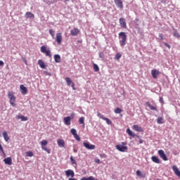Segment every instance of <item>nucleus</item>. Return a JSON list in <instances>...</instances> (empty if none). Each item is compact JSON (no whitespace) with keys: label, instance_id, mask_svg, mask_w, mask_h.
Segmentation results:
<instances>
[{"label":"nucleus","instance_id":"41","mask_svg":"<svg viewBox=\"0 0 180 180\" xmlns=\"http://www.w3.org/2000/svg\"><path fill=\"white\" fill-rule=\"evenodd\" d=\"M99 57H100V58H101L102 60H103V58H105V54L103 53V52H100V53H99Z\"/></svg>","mask_w":180,"mask_h":180},{"label":"nucleus","instance_id":"8","mask_svg":"<svg viewBox=\"0 0 180 180\" xmlns=\"http://www.w3.org/2000/svg\"><path fill=\"white\" fill-rule=\"evenodd\" d=\"M119 20H120V25L121 27H123V29H127L126 19H124V18H120Z\"/></svg>","mask_w":180,"mask_h":180},{"label":"nucleus","instance_id":"32","mask_svg":"<svg viewBox=\"0 0 180 180\" xmlns=\"http://www.w3.org/2000/svg\"><path fill=\"white\" fill-rule=\"evenodd\" d=\"M120 58H122V54L117 53L115 55V60H120Z\"/></svg>","mask_w":180,"mask_h":180},{"label":"nucleus","instance_id":"23","mask_svg":"<svg viewBox=\"0 0 180 180\" xmlns=\"http://www.w3.org/2000/svg\"><path fill=\"white\" fill-rule=\"evenodd\" d=\"M136 175H137V176H139V178H146V173H143V172H141V171H140V170H137V171H136Z\"/></svg>","mask_w":180,"mask_h":180},{"label":"nucleus","instance_id":"59","mask_svg":"<svg viewBox=\"0 0 180 180\" xmlns=\"http://www.w3.org/2000/svg\"><path fill=\"white\" fill-rule=\"evenodd\" d=\"M44 2H46V4H49V0H44Z\"/></svg>","mask_w":180,"mask_h":180},{"label":"nucleus","instance_id":"47","mask_svg":"<svg viewBox=\"0 0 180 180\" xmlns=\"http://www.w3.org/2000/svg\"><path fill=\"white\" fill-rule=\"evenodd\" d=\"M0 151H1L2 154L5 155V151L4 150V148L2 147V145L0 146Z\"/></svg>","mask_w":180,"mask_h":180},{"label":"nucleus","instance_id":"10","mask_svg":"<svg viewBox=\"0 0 180 180\" xmlns=\"http://www.w3.org/2000/svg\"><path fill=\"white\" fill-rule=\"evenodd\" d=\"M65 175L66 176H71L72 178H74L75 176V173H74V170L68 169L65 171Z\"/></svg>","mask_w":180,"mask_h":180},{"label":"nucleus","instance_id":"29","mask_svg":"<svg viewBox=\"0 0 180 180\" xmlns=\"http://www.w3.org/2000/svg\"><path fill=\"white\" fill-rule=\"evenodd\" d=\"M84 122H85V117H82L79 118V124H84V126H85Z\"/></svg>","mask_w":180,"mask_h":180},{"label":"nucleus","instance_id":"24","mask_svg":"<svg viewBox=\"0 0 180 180\" xmlns=\"http://www.w3.org/2000/svg\"><path fill=\"white\" fill-rule=\"evenodd\" d=\"M127 133L129 134L131 137H136V134L131 131V129L130 128H128L127 129Z\"/></svg>","mask_w":180,"mask_h":180},{"label":"nucleus","instance_id":"3","mask_svg":"<svg viewBox=\"0 0 180 180\" xmlns=\"http://www.w3.org/2000/svg\"><path fill=\"white\" fill-rule=\"evenodd\" d=\"M41 53L46 54L47 57H51V52L50 51V50L46 49V46H42L41 47Z\"/></svg>","mask_w":180,"mask_h":180},{"label":"nucleus","instance_id":"55","mask_svg":"<svg viewBox=\"0 0 180 180\" xmlns=\"http://www.w3.org/2000/svg\"><path fill=\"white\" fill-rule=\"evenodd\" d=\"M15 117H16V119H18V120L22 119V116H20V115H17Z\"/></svg>","mask_w":180,"mask_h":180},{"label":"nucleus","instance_id":"44","mask_svg":"<svg viewBox=\"0 0 180 180\" xmlns=\"http://www.w3.org/2000/svg\"><path fill=\"white\" fill-rule=\"evenodd\" d=\"M138 139H139V144H143L144 143V141L140 138V136H136Z\"/></svg>","mask_w":180,"mask_h":180},{"label":"nucleus","instance_id":"21","mask_svg":"<svg viewBox=\"0 0 180 180\" xmlns=\"http://www.w3.org/2000/svg\"><path fill=\"white\" fill-rule=\"evenodd\" d=\"M146 106H148L151 110H155L156 112L158 111V110H157V107L152 105L148 101L146 102Z\"/></svg>","mask_w":180,"mask_h":180},{"label":"nucleus","instance_id":"26","mask_svg":"<svg viewBox=\"0 0 180 180\" xmlns=\"http://www.w3.org/2000/svg\"><path fill=\"white\" fill-rule=\"evenodd\" d=\"M38 64L41 68H46V65L44 64V62H43V60H39Z\"/></svg>","mask_w":180,"mask_h":180},{"label":"nucleus","instance_id":"35","mask_svg":"<svg viewBox=\"0 0 180 180\" xmlns=\"http://www.w3.org/2000/svg\"><path fill=\"white\" fill-rule=\"evenodd\" d=\"M115 113H122V109L120 108H117L115 110H114Z\"/></svg>","mask_w":180,"mask_h":180},{"label":"nucleus","instance_id":"60","mask_svg":"<svg viewBox=\"0 0 180 180\" xmlns=\"http://www.w3.org/2000/svg\"><path fill=\"white\" fill-rule=\"evenodd\" d=\"M74 153H77V150L74 149Z\"/></svg>","mask_w":180,"mask_h":180},{"label":"nucleus","instance_id":"27","mask_svg":"<svg viewBox=\"0 0 180 180\" xmlns=\"http://www.w3.org/2000/svg\"><path fill=\"white\" fill-rule=\"evenodd\" d=\"M157 123H158V124H163V123H164V118H162V117H158Z\"/></svg>","mask_w":180,"mask_h":180},{"label":"nucleus","instance_id":"28","mask_svg":"<svg viewBox=\"0 0 180 180\" xmlns=\"http://www.w3.org/2000/svg\"><path fill=\"white\" fill-rule=\"evenodd\" d=\"M3 137L5 141H9V136H8V133L6 131L3 132Z\"/></svg>","mask_w":180,"mask_h":180},{"label":"nucleus","instance_id":"45","mask_svg":"<svg viewBox=\"0 0 180 180\" xmlns=\"http://www.w3.org/2000/svg\"><path fill=\"white\" fill-rule=\"evenodd\" d=\"M21 120L22 122H26L27 121V118L25 116H21Z\"/></svg>","mask_w":180,"mask_h":180},{"label":"nucleus","instance_id":"52","mask_svg":"<svg viewBox=\"0 0 180 180\" xmlns=\"http://www.w3.org/2000/svg\"><path fill=\"white\" fill-rule=\"evenodd\" d=\"M94 162H96V164H100L101 160L99 159H95Z\"/></svg>","mask_w":180,"mask_h":180},{"label":"nucleus","instance_id":"7","mask_svg":"<svg viewBox=\"0 0 180 180\" xmlns=\"http://www.w3.org/2000/svg\"><path fill=\"white\" fill-rule=\"evenodd\" d=\"M56 41L58 44H61V42L63 41V34H61V32L56 34Z\"/></svg>","mask_w":180,"mask_h":180},{"label":"nucleus","instance_id":"46","mask_svg":"<svg viewBox=\"0 0 180 180\" xmlns=\"http://www.w3.org/2000/svg\"><path fill=\"white\" fill-rule=\"evenodd\" d=\"M87 180H98L96 179H95V177L90 176L89 177L87 178Z\"/></svg>","mask_w":180,"mask_h":180},{"label":"nucleus","instance_id":"33","mask_svg":"<svg viewBox=\"0 0 180 180\" xmlns=\"http://www.w3.org/2000/svg\"><path fill=\"white\" fill-rule=\"evenodd\" d=\"M103 120H105L107 124H112V121L108 117H104Z\"/></svg>","mask_w":180,"mask_h":180},{"label":"nucleus","instance_id":"12","mask_svg":"<svg viewBox=\"0 0 180 180\" xmlns=\"http://www.w3.org/2000/svg\"><path fill=\"white\" fill-rule=\"evenodd\" d=\"M20 89L21 94H22V95H26V94H27V88H26V86H25V85L21 84L20 86Z\"/></svg>","mask_w":180,"mask_h":180},{"label":"nucleus","instance_id":"18","mask_svg":"<svg viewBox=\"0 0 180 180\" xmlns=\"http://www.w3.org/2000/svg\"><path fill=\"white\" fill-rule=\"evenodd\" d=\"M64 122L67 126H70V124H71V117H64Z\"/></svg>","mask_w":180,"mask_h":180},{"label":"nucleus","instance_id":"42","mask_svg":"<svg viewBox=\"0 0 180 180\" xmlns=\"http://www.w3.org/2000/svg\"><path fill=\"white\" fill-rule=\"evenodd\" d=\"M174 37H176L177 39H179V37H180V34H179V33H178V32H175L174 33Z\"/></svg>","mask_w":180,"mask_h":180},{"label":"nucleus","instance_id":"4","mask_svg":"<svg viewBox=\"0 0 180 180\" xmlns=\"http://www.w3.org/2000/svg\"><path fill=\"white\" fill-rule=\"evenodd\" d=\"M158 153L160 158H162L163 161H168V158H167V155H165V152H164L162 150H159Z\"/></svg>","mask_w":180,"mask_h":180},{"label":"nucleus","instance_id":"20","mask_svg":"<svg viewBox=\"0 0 180 180\" xmlns=\"http://www.w3.org/2000/svg\"><path fill=\"white\" fill-rule=\"evenodd\" d=\"M57 143H58V147H63V148L64 147H65V142H64L63 139H58Z\"/></svg>","mask_w":180,"mask_h":180},{"label":"nucleus","instance_id":"38","mask_svg":"<svg viewBox=\"0 0 180 180\" xmlns=\"http://www.w3.org/2000/svg\"><path fill=\"white\" fill-rule=\"evenodd\" d=\"M97 116L98 117H99V119H102L103 120V119H105V117L103 116V115L101 114V112H98Z\"/></svg>","mask_w":180,"mask_h":180},{"label":"nucleus","instance_id":"2","mask_svg":"<svg viewBox=\"0 0 180 180\" xmlns=\"http://www.w3.org/2000/svg\"><path fill=\"white\" fill-rule=\"evenodd\" d=\"M8 98L10 100V104L11 106L15 108V106H16V103H15V102H16V97L15 96V94H13L12 91H8Z\"/></svg>","mask_w":180,"mask_h":180},{"label":"nucleus","instance_id":"54","mask_svg":"<svg viewBox=\"0 0 180 180\" xmlns=\"http://www.w3.org/2000/svg\"><path fill=\"white\" fill-rule=\"evenodd\" d=\"M4 61L0 60V67H4Z\"/></svg>","mask_w":180,"mask_h":180},{"label":"nucleus","instance_id":"62","mask_svg":"<svg viewBox=\"0 0 180 180\" xmlns=\"http://www.w3.org/2000/svg\"><path fill=\"white\" fill-rule=\"evenodd\" d=\"M1 143H0V146H1Z\"/></svg>","mask_w":180,"mask_h":180},{"label":"nucleus","instance_id":"49","mask_svg":"<svg viewBox=\"0 0 180 180\" xmlns=\"http://www.w3.org/2000/svg\"><path fill=\"white\" fill-rule=\"evenodd\" d=\"M159 37L160 40H164V36L162 35V34H159Z\"/></svg>","mask_w":180,"mask_h":180},{"label":"nucleus","instance_id":"19","mask_svg":"<svg viewBox=\"0 0 180 180\" xmlns=\"http://www.w3.org/2000/svg\"><path fill=\"white\" fill-rule=\"evenodd\" d=\"M133 129L134 130H135V131H141V132L144 131V129H143V127L139 125H134Z\"/></svg>","mask_w":180,"mask_h":180},{"label":"nucleus","instance_id":"25","mask_svg":"<svg viewBox=\"0 0 180 180\" xmlns=\"http://www.w3.org/2000/svg\"><path fill=\"white\" fill-rule=\"evenodd\" d=\"M65 79L67 85H68L69 86L74 83V82H72V80H71V79L70 77H65Z\"/></svg>","mask_w":180,"mask_h":180},{"label":"nucleus","instance_id":"14","mask_svg":"<svg viewBox=\"0 0 180 180\" xmlns=\"http://www.w3.org/2000/svg\"><path fill=\"white\" fill-rule=\"evenodd\" d=\"M172 169L174 172V174L179 176V178H180V171H179V169H178V167H176V165H174L172 167Z\"/></svg>","mask_w":180,"mask_h":180},{"label":"nucleus","instance_id":"43","mask_svg":"<svg viewBox=\"0 0 180 180\" xmlns=\"http://www.w3.org/2000/svg\"><path fill=\"white\" fill-rule=\"evenodd\" d=\"M70 161L72 164H77V162L75 161V159L72 156L70 157Z\"/></svg>","mask_w":180,"mask_h":180},{"label":"nucleus","instance_id":"58","mask_svg":"<svg viewBox=\"0 0 180 180\" xmlns=\"http://www.w3.org/2000/svg\"><path fill=\"white\" fill-rule=\"evenodd\" d=\"M71 86H72V89H75V88L74 87V83L71 84Z\"/></svg>","mask_w":180,"mask_h":180},{"label":"nucleus","instance_id":"50","mask_svg":"<svg viewBox=\"0 0 180 180\" xmlns=\"http://www.w3.org/2000/svg\"><path fill=\"white\" fill-rule=\"evenodd\" d=\"M165 47H167L168 49H171V45L167 43H165Z\"/></svg>","mask_w":180,"mask_h":180},{"label":"nucleus","instance_id":"9","mask_svg":"<svg viewBox=\"0 0 180 180\" xmlns=\"http://www.w3.org/2000/svg\"><path fill=\"white\" fill-rule=\"evenodd\" d=\"M83 146L87 150H95V145L90 144L89 143L84 142Z\"/></svg>","mask_w":180,"mask_h":180},{"label":"nucleus","instance_id":"61","mask_svg":"<svg viewBox=\"0 0 180 180\" xmlns=\"http://www.w3.org/2000/svg\"><path fill=\"white\" fill-rule=\"evenodd\" d=\"M65 1H66L67 2H70V0H65Z\"/></svg>","mask_w":180,"mask_h":180},{"label":"nucleus","instance_id":"37","mask_svg":"<svg viewBox=\"0 0 180 180\" xmlns=\"http://www.w3.org/2000/svg\"><path fill=\"white\" fill-rule=\"evenodd\" d=\"M55 33L56 32H54V30H53L52 29L49 30V34H51V36H52V37H54Z\"/></svg>","mask_w":180,"mask_h":180},{"label":"nucleus","instance_id":"53","mask_svg":"<svg viewBox=\"0 0 180 180\" xmlns=\"http://www.w3.org/2000/svg\"><path fill=\"white\" fill-rule=\"evenodd\" d=\"M74 116H75V113L72 112V113L70 114V118H71V119H73V118H74Z\"/></svg>","mask_w":180,"mask_h":180},{"label":"nucleus","instance_id":"40","mask_svg":"<svg viewBox=\"0 0 180 180\" xmlns=\"http://www.w3.org/2000/svg\"><path fill=\"white\" fill-rule=\"evenodd\" d=\"M27 157H33V152L32 151H28L26 153Z\"/></svg>","mask_w":180,"mask_h":180},{"label":"nucleus","instance_id":"13","mask_svg":"<svg viewBox=\"0 0 180 180\" xmlns=\"http://www.w3.org/2000/svg\"><path fill=\"white\" fill-rule=\"evenodd\" d=\"M151 75L153 78L156 79L158 75H160V71L157 70H151Z\"/></svg>","mask_w":180,"mask_h":180},{"label":"nucleus","instance_id":"34","mask_svg":"<svg viewBox=\"0 0 180 180\" xmlns=\"http://www.w3.org/2000/svg\"><path fill=\"white\" fill-rule=\"evenodd\" d=\"M94 70L96 72H98V71H99V66L96 64H94Z\"/></svg>","mask_w":180,"mask_h":180},{"label":"nucleus","instance_id":"16","mask_svg":"<svg viewBox=\"0 0 180 180\" xmlns=\"http://www.w3.org/2000/svg\"><path fill=\"white\" fill-rule=\"evenodd\" d=\"M151 160L153 162H155V164H161V160L157 156H152Z\"/></svg>","mask_w":180,"mask_h":180},{"label":"nucleus","instance_id":"6","mask_svg":"<svg viewBox=\"0 0 180 180\" xmlns=\"http://www.w3.org/2000/svg\"><path fill=\"white\" fill-rule=\"evenodd\" d=\"M115 148L118 150V151H120L121 153H124L126 150H128L127 146H124L123 145H116Z\"/></svg>","mask_w":180,"mask_h":180},{"label":"nucleus","instance_id":"48","mask_svg":"<svg viewBox=\"0 0 180 180\" xmlns=\"http://www.w3.org/2000/svg\"><path fill=\"white\" fill-rule=\"evenodd\" d=\"M101 158H106V155L105 153L100 154Z\"/></svg>","mask_w":180,"mask_h":180},{"label":"nucleus","instance_id":"5","mask_svg":"<svg viewBox=\"0 0 180 180\" xmlns=\"http://www.w3.org/2000/svg\"><path fill=\"white\" fill-rule=\"evenodd\" d=\"M114 2L117 8L120 9V11L123 10V0H114Z\"/></svg>","mask_w":180,"mask_h":180},{"label":"nucleus","instance_id":"17","mask_svg":"<svg viewBox=\"0 0 180 180\" xmlns=\"http://www.w3.org/2000/svg\"><path fill=\"white\" fill-rule=\"evenodd\" d=\"M4 162L6 165H12V158L8 157L7 158H5L4 160Z\"/></svg>","mask_w":180,"mask_h":180},{"label":"nucleus","instance_id":"31","mask_svg":"<svg viewBox=\"0 0 180 180\" xmlns=\"http://www.w3.org/2000/svg\"><path fill=\"white\" fill-rule=\"evenodd\" d=\"M41 148L44 151H46V153H48V154H50L51 153V150L50 149L47 148V147H46V146H43V147H41Z\"/></svg>","mask_w":180,"mask_h":180},{"label":"nucleus","instance_id":"51","mask_svg":"<svg viewBox=\"0 0 180 180\" xmlns=\"http://www.w3.org/2000/svg\"><path fill=\"white\" fill-rule=\"evenodd\" d=\"M159 101L160 103H164V98H162V97H160Z\"/></svg>","mask_w":180,"mask_h":180},{"label":"nucleus","instance_id":"36","mask_svg":"<svg viewBox=\"0 0 180 180\" xmlns=\"http://www.w3.org/2000/svg\"><path fill=\"white\" fill-rule=\"evenodd\" d=\"M70 132H71V134H72V136H76V134H77V129H72L70 130Z\"/></svg>","mask_w":180,"mask_h":180},{"label":"nucleus","instance_id":"30","mask_svg":"<svg viewBox=\"0 0 180 180\" xmlns=\"http://www.w3.org/2000/svg\"><path fill=\"white\" fill-rule=\"evenodd\" d=\"M47 144H49V142H47V141L46 140H43L42 141H41V147H46Z\"/></svg>","mask_w":180,"mask_h":180},{"label":"nucleus","instance_id":"1","mask_svg":"<svg viewBox=\"0 0 180 180\" xmlns=\"http://www.w3.org/2000/svg\"><path fill=\"white\" fill-rule=\"evenodd\" d=\"M120 44L121 47H124L126 46V41H127V35L126 32H121L119 33Z\"/></svg>","mask_w":180,"mask_h":180},{"label":"nucleus","instance_id":"56","mask_svg":"<svg viewBox=\"0 0 180 180\" xmlns=\"http://www.w3.org/2000/svg\"><path fill=\"white\" fill-rule=\"evenodd\" d=\"M126 144H127L126 142H122L120 146H126Z\"/></svg>","mask_w":180,"mask_h":180},{"label":"nucleus","instance_id":"22","mask_svg":"<svg viewBox=\"0 0 180 180\" xmlns=\"http://www.w3.org/2000/svg\"><path fill=\"white\" fill-rule=\"evenodd\" d=\"M53 58L55 60V63H61V56L60 55H54Z\"/></svg>","mask_w":180,"mask_h":180},{"label":"nucleus","instance_id":"39","mask_svg":"<svg viewBox=\"0 0 180 180\" xmlns=\"http://www.w3.org/2000/svg\"><path fill=\"white\" fill-rule=\"evenodd\" d=\"M73 136L77 141H81V138L79 137V136L78 134H76V135H73Z\"/></svg>","mask_w":180,"mask_h":180},{"label":"nucleus","instance_id":"57","mask_svg":"<svg viewBox=\"0 0 180 180\" xmlns=\"http://www.w3.org/2000/svg\"><path fill=\"white\" fill-rule=\"evenodd\" d=\"M81 180H88V178H86V177H83V178H82Z\"/></svg>","mask_w":180,"mask_h":180},{"label":"nucleus","instance_id":"15","mask_svg":"<svg viewBox=\"0 0 180 180\" xmlns=\"http://www.w3.org/2000/svg\"><path fill=\"white\" fill-rule=\"evenodd\" d=\"M27 19H34V14L32 12H27L25 15Z\"/></svg>","mask_w":180,"mask_h":180},{"label":"nucleus","instance_id":"11","mask_svg":"<svg viewBox=\"0 0 180 180\" xmlns=\"http://www.w3.org/2000/svg\"><path fill=\"white\" fill-rule=\"evenodd\" d=\"M79 34V30L78 28H74L73 30H70V34L72 36H78Z\"/></svg>","mask_w":180,"mask_h":180}]
</instances>
